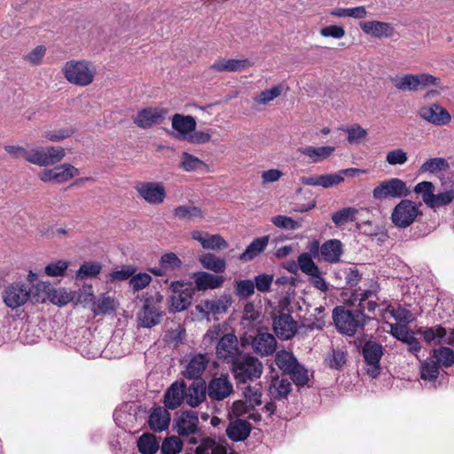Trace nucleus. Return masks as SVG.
Instances as JSON below:
<instances>
[{"label": "nucleus", "instance_id": "obj_1", "mask_svg": "<svg viewBox=\"0 0 454 454\" xmlns=\"http://www.w3.org/2000/svg\"><path fill=\"white\" fill-rule=\"evenodd\" d=\"M394 87L402 92H411L424 90L429 86L442 89V80L428 73L405 74L391 77Z\"/></svg>", "mask_w": 454, "mask_h": 454}, {"label": "nucleus", "instance_id": "obj_2", "mask_svg": "<svg viewBox=\"0 0 454 454\" xmlns=\"http://www.w3.org/2000/svg\"><path fill=\"white\" fill-rule=\"evenodd\" d=\"M231 372L238 384L247 383L262 376L263 365L255 356L243 355L231 360Z\"/></svg>", "mask_w": 454, "mask_h": 454}, {"label": "nucleus", "instance_id": "obj_3", "mask_svg": "<svg viewBox=\"0 0 454 454\" xmlns=\"http://www.w3.org/2000/svg\"><path fill=\"white\" fill-rule=\"evenodd\" d=\"M333 319L337 329L348 336H353L362 329L370 319L361 310H348L344 307H336L333 311Z\"/></svg>", "mask_w": 454, "mask_h": 454}, {"label": "nucleus", "instance_id": "obj_4", "mask_svg": "<svg viewBox=\"0 0 454 454\" xmlns=\"http://www.w3.org/2000/svg\"><path fill=\"white\" fill-rule=\"evenodd\" d=\"M65 78L72 84L87 86L96 74L95 67L86 60H69L62 68Z\"/></svg>", "mask_w": 454, "mask_h": 454}, {"label": "nucleus", "instance_id": "obj_5", "mask_svg": "<svg viewBox=\"0 0 454 454\" xmlns=\"http://www.w3.org/2000/svg\"><path fill=\"white\" fill-rule=\"evenodd\" d=\"M380 289L378 282L370 279L364 284L363 287L360 286L352 292V301L354 303L357 302L358 310H361L363 313L364 310L373 312L378 307L377 301L379 300L378 294Z\"/></svg>", "mask_w": 454, "mask_h": 454}, {"label": "nucleus", "instance_id": "obj_6", "mask_svg": "<svg viewBox=\"0 0 454 454\" xmlns=\"http://www.w3.org/2000/svg\"><path fill=\"white\" fill-rule=\"evenodd\" d=\"M411 193L406 183L400 178L393 177L380 182L372 191L375 200L382 201L387 199H400Z\"/></svg>", "mask_w": 454, "mask_h": 454}, {"label": "nucleus", "instance_id": "obj_7", "mask_svg": "<svg viewBox=\"0 0 454 454\" xmlns=\"http://www.w3.org/2000/svg\"><path fill=\"white\" fill-rule=\"evenodd\" d=\"M420 214L419 205L410 200H402L393 209L391 220L399 228L411 225Z\"/></svg>", "mask_w": 454, "mask_h": 454}, {"label": "nucleus", "instance_id": "obj_8", "mask_svg": "<svg viewBox=\"0 0 454 454\" xmlns=\"http://www.w3.org/2000/svg\"><path fill=\"white\" fill-rule=\"evenodd\" d=\"M172 294L169 299V307L172 311L186 309L192 301L195 288L191 284L174 281L170 285Z\"/></svg>", "mask_w": 454, "mask_h": 454}, {"label": "nucleus", "instance_id": "obj_9", "mask_svg": "<svg viewBox=\"0 0 454 454\" xmlns=\"http://www.w3.org/2000/svg\"><path fill=\"white\" fill-rule=\"evenodd\" d=\"M31 288L26 283L15 282L3 292L4 304L12 309L23 306L30 298Z\"/></svg>", "mask_w": 454, "mask_h": 454}, {"label": "nucleus", "instance_id": "obj_10", "mask_svg": "<svg viewBox=\"0 0 454 454\" xmlns=\"http://www.w3.org/2000/svg\"><path fill=\"white\" fill-rule=\"evenodd\" d=\"M363 356L367 368V374L372 378H377L380 373V361L383 355V348L381 344L374 341L368 340L364 343L362 348Z\"/></svg>", "mask_w": 454, "mask_h": 454}, {"label": "nucleus", "instance_id": "obj_11", "mask_svg": "<svg viewBox=\"0 0 454 454\" xmlns=\"http://www.w3.org/2000/svg\"><path fill=\"white\" fill-rule=\"evenodd\" d=\"M419 116L434 126H445L451 121L450 113L438 103H432L420 106Z\"/></svg>", "mask_w": 454, "mask_h": 454}, {"label": "nucleus", "instance_id": "obj_12", "mask_svg": "<svg viewBox=\"0 0 454 454\" xmlns=\"http://www.w3.org/2000/svg\"><path fill=\"white\" fill-rule=\"evenodd\" d=\"M138 195L151 205H160L166 198V190L160 182H141L135 186Z\"/></svg>", "mask_w": 454, "mask_h": 454}, {"label": "nucleus", "instance_id": "obj_13", "mask_svg": "<svg viewBox=\"0 0 454 454\" xmlns=\"http://www.w3.org/2000/svg\"><path fill=\"white\" fill-rule=\"evenodd\" d=\"M272 320L273 330L278 338L289 340L296 333L297 324L290 314L274 311Z\"/></svg>", "mask_w": 454, "mask_h": 454}, {"label": "nucleus", "instance_id": "obj_14", "mask_svg": "<svg viewBox=\"0 0 454 454\" xmlns=\"http://www.w3.org/2000/svg\"><path fill=\"white\" fill-rule=\"evenodd\" d=\"M66 155L61 146L35 147V159L30 163L38 166L54 165L59 162Z\"/></svg>", "mask_w": 454, "mask_h": 454}, {"label": "nucleus", "instance_id": "obj_15", "mask_svg": "<svg viewBox=\"0 0 454 454\" xmlns=\"http://www.w3.org/2000/svg\"><path fill=\"white\" fill-rule=\"evenodd\" d=\"M167 111L163 108L148 107L139 111L134 118V123L142 129L160 124L165 119Z\"/></svg>", "mask_w": 454, "mask_h": 454}, {"label": "nucleus", "instance_id": "obj_16", "mask_svg": "<svg viewBox=\"0 0 454 454\" xmlns=\"http://www.w3.org/2000/svg\"><path fill=\"white\" fill-rule=\"evenodd\" d=\"M171 125L175 130V137L178 139H187L196 129V120L191 115L175 114L171 118Z\"/></svg>", "mask_w": 454, "mask_h": 454}, {"label": "nucleus", "instance_id": "obj_17", "mask_svg": "<svg viewBox=\"0 0 454 454\" xmlns=\"http://www.w3.org/2000/svg\"><path fill=\"white\" fill-rule=\"evenodd\" d=\"M390 333L395 338L405 343L410 352L417 356V353L420 351V342L414 336V333L409 330L405 325L390 324Z\"/></svg>", "mask_w": 454, "mask_h": 454}, {"label": "nucleus", "instance_id": "obj_18", "mask_svg": "<svg viewBox=\"0 0 454 454\" xmlns=\"http://www.w3.org/2000/svg\"><path fill=\"white\" fill-rule=\"evenodd\" d=\"M233 391V386L227 377L213 378L207 386V395L211 400L222 401Z\"/></svg>", "mask_w": 454, "mask_h": 454}, {"label": "nucleus", "instance_id": "obj_19", "mask_svg": "<svg viewBox=\"0 0 454 454\" xmlns=\"http://www.w3.org/2000/svg\"><path fill=\"white\" fill-rule=\"evenodd\" d=\"M176 428L179 435L189 436L199 429V418L194 411H184L176 420Z\"/></svg>", "mask_w": 454, "mask_h": 454}, {"label": "nucleus", "instance_id": "obj_20", "mask_svg": "<svg viewBox=\"0 0 454 454\" xmlns=\"http://www.w3.org/2000/svg\"><path fill=\"white\" fill-rule=\"evenodd\" d=\"M238 351V339L234 334L227 333L221 337L216 346V354L219 358L233 360Z\"/></svg>", "mask_w": 454, "mask_h": 454}, {"label": "nucleus", "instance_id": "obj_21", "mask_svg": "<svg viewBox=\"0 0 454 454\" xmlns=\"http://www.w3.org/2000/svg\"><path fill=\"white\" fill-rule=\"evenodd\" d=\"M186 385L184 382L176 381L170 385L164 394V404L166 408L174 410L185 400Z\"/></svg>", "mask_w": 454, "mask_h": 454}, {"label": "nucleus", "instance_id": "obj_22", "mask_svg": "<svg viewBox=\"0 0 454 454\" xmlns=\"http://www.w3.org/2000/svg\"><path fill=\"white\" fill-rule=\"evenodd\" d=\"M253 66L248 59H221L215 61L210 69L216 72H240Z\"/></svg>", "mask_w": 454, "mask_h": 454}, {"label": "nucleus", "instance_id": "obj_23", "mask_svg": "<svg viewBox=\"0 0 454 454\" xmlns=\"http://www.w3.org/2000/svg\"><path fill=\"white\" fill-rule=\"evenodd\" d=\"M252 346L256 353L269 356L275 352L277 340L273 334L259 331L252 341Z\"/></svg>", "mask_w": 454, "mask_h": 454}, {"label": "nucleus", "instance_id": "obj_24", "mask_svg": "<svg viewBox=\"0 0 454 454\" xmlns=\"http://www.w3.org/2000/svg\"><path fill=\"white\" fill-rule=\"evenodd\" d=\"M192 278L195 283L196 289L205 291L207 289H215L224 282V278L219 275H213L205 271H197L193 273Z\"/></svg>", "mask_w": 454, "mask_h": 454}, {"label": "nucleus", "instance_id": "obj_25", "mask_svg": "<svg viewBox=\"0 0 454 454\" xmlns=\"http://www.w3.org/2000/svg\"><path fill=\"white\" fill-rule=\"evenodd\" d=\"M320 254L325 262L336 263L343 254L342 243L339 239L327 240L321 246Z\"/></svg>", "mask_w": 454, "mask_h": 454}, {"label": "nucleus", "instance_id": "obj_26", "mask_svg": "<svg viewBox=\"0 0 454 454\" xmlns=\"http://www.w3.org/2000/svg\"><path fill=\"white\" fill-rule=\"evenodd\" d=\"M252 427L249 422L243 419H236L231 422L226 428L228 437L234 442L245 441L251 433Z\"/></svg>", "mask_w": 454, "mask_h": 454}, {"label": "nucleus", "instance_id": "obj_27", "mask_svg": "<svg viewBox=\"0 0 454 454\" xmlns=\"http://www.w3.org/2000/svg\"><path fill=\"white\" fill-rule=\"evenodd\" d=\"M137 317L141 326L151 328L160 322L161 311L156 306L145 303Z\"/></svg>", "mask_w": 454, "mask_h": 454}, {"label": "nucleus", "instance_id": "obj_28", "mask_svg": "<svg viewBox=\"0 0 454 454\" xmlns=\"http://www.w3.org/2000/svg\"><path fill=\"white\" fill-rule=\"evenodd\" d=\"M208 359L205 355L193 356L185 365L184 376L188 379H198L206 370Z\"/></svg>", "mask_w": 454, "mask_h": 454}, {"label": "nucleus", "instance_id": "obj_29", "mask_svg": "<svg viewBox=\"0 0 454 454\" xmlns=\"http://www.w3.org/2000/svg\"><path fill=\"white\" fill-rule=\"evenodd\" d=\"M207 390L204 383L194 381L185 388V401L191 407H197L206 400Z\"/></svg>", "mask_w": 454, "mask_h": 454}, {"label": "nucleus", "instance_id": "obj_30", "mask_svg": "<svg viewBox=\"0 0 454 454\" xmlns=\"http://www.w3.org/2000/svg\"><path fill=\"white\" fill-rule=\"evenodd\" d=\"M292 390V385L287 379L273 377L269 387V395L273 400L286 399Z\"/></svg>", "mask_w": 454, "mask_h": 454}, {"label": "nucleus", "instance_id": "obj_31", "mask_svg": "<svg viewBox=\"0 0 454 454\" xmlns=\"http://www.w3.org/2000/svg\"><path fill=\"white\" fill-rule=\"evenodd\" d=\"M334 151L335 148L330 145L320 147H314L309 145L298 149V153L300 154L307 156L313 163L320 162L329 158Z\"/></svg>", "mask_w": 454, "mask_h": 454}, {"label": "nucleus", "instance_id": "obj_32", "mask_svg": "<svg viewBox=\"0 0 454 454\" xmlns=\"http://www.w3.org/2000/svg\"><path fill=\"white\" fill-rule=\"evenodd\" d=\"M269 244V237L263 236L254 239L239 255V260L248 262L254 260L261 253H262Z\"/></svg>", "mask_w": 454, "mask_h": 454}, {"label": "nucleus", "instance_id": "obj_33", "mask_svg": "<svg viewBox=\"0 0 454 454\" xmlns=\"http://www.w3.org/2000/svg\"><path fill=\"white\" fill-rule=\"evenodd\" d=\"M360 27L364 33L375 37H389L393 32L388 23L380 21H365L361 23Z\"/></svg>", "mask_w": 454, "mask_h": 454}, {"label": "nucleus", "instance_id": "obj_34", "mask_svg": "<svg viewBox=\"0 0 454 454\" xmlns=\"http://www.w3.org/2000/svg\"><path fill=\"white\" fill-rule=\"evenodd\" d=\"M170 422V415L167 410L158 407L153 410L149 417V426L156 432L165 430Z\"/></svg>", "mask_w": 454, "mask_h": 454}, {"label": "nucleus", "instance_id": "obj_35", "mask_svg": "<svg viewBox=\"0 0 454 454\" xmlns=\"http://www.w3.org/2000/svg\"><path fill=\"white\" fill-rule=\"evenodd\" d=\"M174 215L179 220L194 221L205 216V212L192 204L178 206L174 209Z\"/></svg>", "mask_w": 454, "mask_h": 454}, {"label": "nucleus", "instance_id": "obj_36", "mask_svg": "<svg viewBox=\"0 0 454 454\" xmlns=\"http://www.w3.org/2000/svg\"><path fill=\"white\" fill-rule=\"evenodd\" d=\"M261 311L252 302L244 306L240 324L244 328L251 329L260 324Z\"/></svg>", "mask_w": 454, "mask_h": 454}, {"label": "nucleus", "instance_id": "obj_37", "mask_svg": "<svg viewBox=\"0 0 454 454\" xmlns=\"http://www.w3.org/2000/svg\"><path fill=\"white\" fill-rule=\"evenodd\" d=\"M417 333L421 335L427 343L434 341L436 344H441L447 334V331L442 325H435L432 327H419L417 329Z\"/></svg>", "mask_w": 454, "mask_h": 454}, {"label": "nucleus", "instance_id": "obj_38", "mask_svg": "<svg viewBox=\"0 0 454 454\" xmlns=\"http://www.w3.org/2000/svg\"><path fill=\"white\" fill-rule=\"evenodd\" d=\"M226 309L227 306L220 299L201 301L196 305V310L205 317H208L210 314H220L224 312Z\"/></svg>", "mask_w": 454, "mask_h": 454}, {"label": "nucleus", "instance_id": "obj_39", "mask_svg": "<svg viewBox=\"0 0 454 454\" xmlns=\"http://www.w3.org/2000/svg\"><path fill=\"white\" fill-rule=\"evenodd\" d=\"M199 260L205 269L215 273H222L226 269L225 260L211 253L201 255Z\"/></svg>", "mask_w": 454, "mask_h": 454}, {"label": "nucleus", "instance_id": "obj_40", "mask_svg": "<svg viewBox=\"0 0 454 454\" xmlns=\"http://www.w3.org/2000/svg\"><path fill=\"white\" fill-rule=\"evenodd\" d=\"M195 454H227V448L211 438H206L196 448ZM230 454L238 453L232 451Z\"/></svg>", "mask_w": 454, "mask_h": 454}, {"label": "nucleus", "instance_id": "obj_41", "mask_svg": "<svg viewBox=\"0 0 454 454\" xmlns=\"http://www.w3.org/2000/svg\"><path fill=\"white\" fill-rule=\"evenodd\" d=\"M275 363L278 367L286 374L299 363L294 354L286 350H279L275 356Z\"/></svg>", "mask_w": 454, "mask_h": 454}, {"label": "nucleus", "instance_id": "obj_42", "mask_svg": "<svg viewBox=\"0 0 454 454\" xmlns=\"http://www.w3.org/2000/svg\"><path fill=\"white\" fill-rule=\"evenodd\" d=\"M431 356L439 366L449 368L454 364V351L450 348H434L431 351Z\"/></svg>", "mask_w": 454, "mask_h": 454}, {"label": "nucleus", "instance_id": "obj_43", "mask_svg": "<svg viewBox=\"0 0 454 454\" xmlns=\"http://www.w3.org/2000/svg\"><path fill=\"white\" fill-rule=\"evenodd\" d=\"M242 395L248 406L254 409L262 403V387L260 384L246 386L241 388Z\"/></svg>", "mask_w": 454, "mask_h": 454}, {"label": "nucleus", "instance_id": "obj_44", "mask_svg": "<svg viewBox=\"0 0 454 454\" xmlns=\"http://www.w3.org/2000/svg\"><path fill=\"white\" fill-rule=\"evenodd\" d=\"M137 448L142 454H155L160 444L153 434H144L137 441Z\"/></svg>", "mask_w": 454, "mask_h": 454}, {"label": "nucleus", "instance_id": "obj_45", "mask_svg": "<svg viewBox=\"0 0 454 454\" xmlns=\"http://www.w3.org/2000/svg\"><path fill=\"white\" fill-rule=\"evenodd\" d=\"M357 213L358 209L355 207H343L332 215V221L336 226H341L356 221Z\"/></svg>", "mask_w": 454, "mask_h": 454}, {"label": "nucleus", "instance_id": "obj_46", "mask_svg": "<svg viewBox=\"0 0 454 454\" xmlns=\"http://www.w3.org/2000/svg\"><path fill=\"white\" fill-rule=\"evenodd\" d=\"M330 15L336 18L351 17L354 19H364L367 15L364 6H357L353 8H335L331 10Z\"/></svg>", "mask_w": 454, "mask_h": 454}, {"label": "nucleus", "instance_id": "obj_47", "mask_svg": "<svg viewBox=\"0 0 454 454\" xmlns=\"http://www.w3.org/2000/svg\"><path fill=\"white\" fill-rule=\"evenodd\" d=\"M450 168L448 161L443 158H431L426 160L419 168L421 173H436L439 171L447 170Z\"/></svg>", "mask_w": 454, "mask_h": 454}, {"label": "nucleus", "instance_id": "obj_48", "mask_svg": "<svg viewBox=\"0 0 454 454\" xmlns=\"http://www.w3.org/2000/svg\"><path fill=\"white\" fill-rule=\"evenodd\" d=\"M341 129L348 134L347 140L349 144L359 145L366 139L367 131L359 124H353Z\"/></svg>", "mask_w": 454, "mask_h": 454}, {"label": "nucleus", "instance_id": "obj_49", "mask_svg": "<svg viewBox=\"0 0 454 454\" xmlns=\"http://www.w3.org/2000/svg\"><path fill=\"white\" fill-rule=\"evenodd\" d=\"M78 175V168L70 164H62L54 168L55 183H65Z\"/></svg>", "mask_w": 454, "mask_h": 454}, {"label": "nucleus", "instance_id": "obj_50", "mask_svg": "<svg viewBox=\"0 0 454 454\" xmlns=\"http://www.w3.org/2000/svg\"><path fill=\"white\" fill-rule=\"evenodd\" d=\"M299 269L306 275H315L318 273V267L313 262L311 255L309 253H302L297 258Z\"/></svg>", "mask_w": 454, "mask_h": 454}, {"label": "nucleus", "instance_id": "obj_51", "mask_svg": "<svg viewBox=\"0 0 454 454\" xmlns=\"http://www.w3.org/2000/svg\"><path fill=\"white\" fill-rule=\"evenodd\" d=\"M70 262L66 260H58L50 262L44 268V273L49 277H63Z\"/></svg>", "mask_w": 454, "mask_h": 454}, {"label": "nucleus", "instance_id": "obj_52", "mask_svg": "<svg viewBox=\"0 0 454 454\" xmlns=\"http://www.w3.org/2000/svg\"><path fill=\"white\" fill-rule=\"evenodd\" d=\"M5 151L14 159H24L30 162L31 159H35V148L27 149L20 145H6Z\"/></svg>", "mask_w": 454, "mask_h": 454}, {"label": "nucleus", "instance_id": "obj_53", "mask_svg": "<svg viewBox=\"0 0 454 454\" xmlns=\"http://www.w3.org/2000/svg\"><path fill=\"white\" fill-rule=\"evenodd\" d=\"M440 366L434 361H423L420 365V375L424 380L433 381L438 378Z\"/></svg>", "mask_w": 454, "mask_h": 454}, {"label": "nucleus", "instance_id": "obj_54", "mask_svg": "<svg viewBox=\"0 0 454 454\" xmlns=\"http://www.w3.org/2000/svg\"><path fill=\"white\" fill-rule=\"evenodd\" d=\"M101 270V264L98 262H85L81 265L76 271L75 277L77 279H85L88 278L96 277Z\"/></svg>", "mask_w": 454, "mask_h": 454}, {"label": "nucleus", "instance_id": "obj_55", "mask_svg": "<svg viewBox=\"0 0 454 454\" xmlns=\"http://www.w3.org/2000/svg\"><path fill=\"white\" fill-rule=\"evenodd\" d=\"M292 380L297 387H303L309 381V372L308 370L298 363L294 369H292L288 373Z\"/></svg>", "mask_w": 454, "mask_h": 454}, {"label": "nucleus", "instance_id": "obj_56", "mask_svg": "<svg viewBox=\"0 0 454 454\" xmlns=\"http://www.w3.org/2000/svg\"><path fill=\"white\" fill-rule=\"evenodd\" d=\"M182 448L183 442L176 435L165 438L160 446L163 454H177L182 450Z\"/></svg>", "mask_w": 454, "mask_h": 454}, {"label": "nucleus", "instance_id": "obj_57", "mask_svg": "<svg viewBox=\"0 0 454 454\" xmlns=\"http://www.w3.org/2000/svg\"><path fill=\"white\" fill-rule=\"evenodd\" d=\"M282 86L276 85L270 90L260 92L254 100L260 105H266L279 97L282 93Z\"/></svg>", "mask_w": 454, "mask_h": 454}, {"label": "nucleus", "instance_id": "obj_58", "mask_svg": "<svg viewBox=\"0 0 454 454\" xmlns=\"http://www.w3.org/2000/svg\"><path fill=\"white\" fill-rule=\"evenodd\" d=\"M151 281L152 277L148 273L140 272L137 274L134 273L129 284L133 292H138L148 286Z\"/></svg>", "mask_w": 454, "mask_h": 454}, {"label": "nucleus", "instance_id": "obj_59", "mask_svg": "<svg viewBox=\"0 0 454 454\" xmlns=\"http://www.w3.org/2000/svg\"><path fill=\"white\" fill-rule=\"evenodd\" d=\"M160 265L169 272L182 266L181 259L173 252L165 253L160 259Z\"/></svg>", "mask_w": 454, "mask_h": 454}, {"label": "nucleus", "instance_id": "obj_60", "mask_svg": "<svg viewBox=\"0 0 454 454\" xmlns=\"http://www.w3.org/2000/svg\"><path fill=\"white\" fill-rule=\"evenodd\" d=\"M414 192L421 194L423 201L429 207L434 198V184L428 181L420 182L414 187Z\"/></svg>", "mask_w": 454, "mask_h": 454}, {"label": "nucleus", "instance_id": "obj_61", "mask_svg": "<svg viewBox=\"0 0 454 454\" xmlns=\"http://www.w3.org/2000/svg\"><path fill=\"white\" fill-rule=\"evenodd\" d=\"M235 292L236 294L240 298H249L254 294V281L251 279L236 281Z\"/></svg>", "mask_w": 454, "mask_h": 454}, {"label": "nucleus", "instance_id": "obj_62", "mask_svg": "<svg viewBox=\"0 0 454 454\" xmlns=\"http://www.w3.org/2000/svg\"><path fill=\"white\" fill-rule=\"evenodd\" d=\"M408 160L407 153L401 148L394 149L387 153L386 162L391 166L403 165Z\"/></svg>", "mask_w": 454, "mask_h": 454}, {"label": "nucleus", "instance_id": "obj_63", "mask_svg": "<svg viewBox=\"0 0 454 454\" xmlns=\"http://www.w3.org/2000/svg\"><path fill=\"white\" fill-rule=\"evenodd\" d=\"M327 364L333 369H340L346 363V354L340 349H333L325 358Z\"/></svg>", "mask_w": 454, "mask_h": 454}, {"label": "nucleus", "instance_id": "obj_64", "mask_svg": "<svg viewBox=\"0 0 454 454\" xmlns=\"http://www.w3.org/2000/svg\"><path fill=\"white\" fill-rule=\"evenodd\" d=\"M454 200V191L448 190L443 192H440L438 194H434V198L432 199V203H430L429 207H440L443 206H447L450 204Z\"/></svg>", "mask_w": 454, "mask_h": 454}]
</instances>
